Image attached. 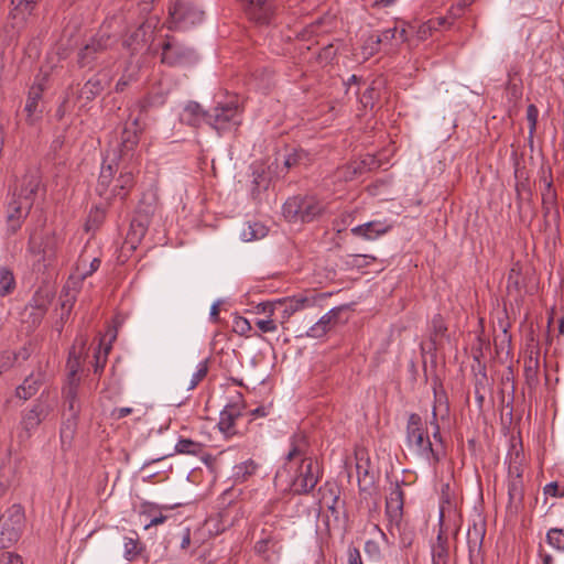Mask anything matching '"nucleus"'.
Segmentation results:
<instances>
[{
	"mask_svg": "<svg viewBox=\"0 0 564 564\" xmlns=\"http://www.w3.org/2000/svg\"><path fill=\"white\" fill-rule=\"evenodd\" d=\"M406 442L414 445L416 453L437 464L442 458V453L437 448H433L432 442L425 429H423L422 417L417 413H411L406 423Z\"/></svg>",
	"mask_w": 564,
	"mask_h": 564,
	"instance_id": "nucleus-1",
	"label": "nucleus"
},
{
	"mask_svg": "<svg viewBox=\"0 0 564 564\" xmlns=\"http://www.w3.org/2000/svg\"><path fill=\"white\" fill-rule=\"evenodd\" d=\"M324 205L315 196H293L283 205V216L288 221L311 223L324 212Z\"/></svg>",
	"mask_w": 564,
	"mask_h": 564,
	"instance_id": "nucleus-2",
	"label": "nucleus"
},
{
	"mask_svg": "<svg viewBox=\"0 0 564 564\" xmlns=\"http://www.w3.org/2000/svg\"><path fill=\"white\" fill-rule=\"evenodd\" d=\"M25 523L24 509L21 505H12L0 517V549H7L15 543Z\"/></svg>",
	"mask_w": 564,
	"mask_h": 564,
	"instance_id": "nucleus-3",
	"label": "nucleus"
},
{
	"mask_svg": "<svg viewBox=\"0 0 564 564\" xmlns=\"http://www.w3.org/2000/svg\"><path fill=\"white\" fill-rule=\"evenodd\" d=\"M161 48V62L171 67L193 65L198 59V55L193 48L185 46L174 36L167 35Z\"/></svg>",
	"mask_w": 564,
	"mask_h": 564,
	"instance_id": "nucleus-4",
	"label": "nucleus"
},
{
	"mask_svg": "<svg viewBox=\"0 0 564 564\" xmlns=\"http://www.w3.org/2000/svg\"><path fill=\"white\" fill-rule=\"evenodd\" d=\"M110 36L98 34L88 40V42L77 53V64L80 68L93 69L107 53L109 48Z\"/></svg>",
	"mask_w": 564,
	"mask_h": 564,
	"instance_id": "nucleus-5",
	"label": "nucleus"
},
{
	"mask_svg": "<svg viewBox=\"0 0 564 564\" xmlns=\"http://www.w3.org/2000/svg\"><path fill=\"white\" fill-rule=\"evenodd\" d=\"M240 122L237 102L230 101L219 104L209 111L208 126L215 129L218 133L230 129L232 126H239Z\"/></svg>",
	"mask_w": 564,
	"mask_h": 564,
	"instance_id": "nucleus-6",
	"label": "nucleus"
},
{
	"mask_svg": "<svg viewBox=\"0 0 564 564\" xmlns=\"http://www.w3.org/2000/svg\"><path fill=\"white\" fill-rule=\"evenodd\" d=\"M152 214L153 210H151L150 206H139L137 208L124 241V246L130 250H135L144 238L151 224Z\"/></svg>",
	"mask_w": 564,
	"mask_h": 564,
	"instance_id": "nucleus-7",
	"label": "nucleus"
},
{
	"mask_svg": "<svg viewBox=\"0 0 564 564\" xmlns=\"http://www.w3.org/2000/svg\"><path fill=\"white\" fill-rule=\"evenodd\" d=\"M540 181L544 183V187L541 192L544 221L547 224L549 219H552L555 224H560L561 213L557 200V192L553 185L552 170L549 169V175H545L543 172Z\"/></svg>",
	"mask_w": 564,
	"mask_h": 564,
	"instance_id": "nucleus-8",
	"label": "nucleus"
},
{
	"mask_svg": "<svg viewBox=\"0 0 564 564\" xmlns=\"http://www.w3.org/2000/svg\"><path fill=\"white\" fill-rule=\"evenodd\" d=\"M169 13L172 21L183 28L196 25L204 19V11L185 0H174L169 8Z\"/></svg>",
	"mask_w": 564,
	"mask_h": 564,
	"instance_id": "nucleus-9",
	"label": "nucleus"
},
{
	"mask_svg": "<svg viewBox=\"0 0 564 564\" xmlns=\"http://www.w3.org/2000/svg\"><path fill=\"white\" fill-rule=\"evenodd\" d=\"M319 468L312 458H303L299 468V475L293 481L295 495H307L317 485Z\"/></svg>",
	"mask_w": 564,
	"mask_h": 564,
	"instance_id": "nucleus-10",
	"label": "nucleus"
},
{
	"mask_svg": "<svg viewBox=\"0 0 564 564\" xmlns=\"http://www.w3.org/2000/svg\"><path fill=\"white\" fill-rule=\"evenodd\" d=\"M77 388L78 383L70 381L66 388L63 389L64 406L67 409V417L63 422L61 429V436L64 437L72 435L77 426V420L79 415V404L77 401ZM66 415V413H64Z\"/></svg>",
	"mask_w": 564,
	"mask_h": 564,
	"instance_id": "nucleus-11",
	"label": "nucleus"
},
{
	"mask_svg": "<svg viewBox=\"0 0 564 564\" xmlns=\"http://www.w3.org/2000/svg\"><path fill=\"white\" fill-rule=\"evenodd\" d=\"M51 299L48 293L36 292L22 312V322L28 324L31 329L36 328L48 311Z\"/></svg>",
	"mask_w": 564,
	"mask_h": 564,
	"instance_id": "nucleus-12",
	"label": "nucleus"
},
{
	"mask_svg": "<svg viewBox=\"0 0 564 564\" xmlns=\"http://www.w3.org/2000/svg\"><path fill=\"white\" fill-rule=\"evenodd\" d=\"M403 506H404V492L401 489L399 482H395L393 487H391L389 496L386 499V514L390 522V533H392V528L400 530V524L403 518Z\"/></svg>",
	"mask_w": 564,
	"mask_h": 564,
	"instance_id": "nucleus-13",
	"label": "nucleus"
},
{
	"mask_svg": "<svg viewBox=\"0 0 564 564\" xmlns=\"http://www.w3.org/2000/svg\"><path fill=\"white\" fill-rule=\"evenodd\" d=\"M28 204L29 203L24 205L22 202L9 195L6 205V225L8 234L14 235L22 227L32 209Z\"/></svg>",
	"mask_w": 564,
	"mask_h": 564,
	"instance_id": "nucleus-14",
	"label": "nucleus"
},
{
	"mask_svg": "<svg viewBox=\"0 0 564 564\" xmlns=\"http://www.w3.org/2000/svg\"><path fill=\"white\" fill-rule=\"evenodd\" d=\"M250 20L269 24L274 14L273 0H238Z\"/></svg>",
	"mask_w": 564,
	"mask_h": 564,
	"instance_id": "nucleus-15",
	"label": "nucleus"
},
{
	"mask_svg": "<svg viewBox=\"0 0 564 564\" xmlns=\"http://www.w3.org/2000/svg\"><path fill=\"white\" fill-rule=\"evenodd\" d=\"M42 185L41 176L36 172L28 173L23 176L21 185L15 188L10 196L17 200L22 202L24 205L29 203L32 208L35 202L36 194Z\"/></svg>",
	"mask_w": 564,
	"mask_h": 564,
	"instance_id": "nucleus-16",
	"label": "nucleus"
},
{
	"mask_svg": "<svg viewBox=\"0 0 564 564\" xmlns=\"http://www.w3.org/2000/svg\"><path fill=\"white\" fill-rule=\"evenodd\" d=\"M118 171L119 164L116 155L110 162H108V159L104 161L96 186V192L100 197L110 200L112 183Z\"/></svg>",
	"mask_w": 564,
	"mask_h": 564,
	"instance_id": "nucleus-17",
	"label": "nucleus"
},
{
	"mask_svg": "<svg viewBox=\"0 0 564 564\" xmlns=\"http://www.w3.org/2000/svg\"><path fill=\"white\" fill-rule=\"evenodd\" d=\"M110 79L107 74L98 73L89 78L78 90L77 99L84 100L85 105L93 101L99 96L108 86Z\"/></svg>",
	"mask_w": 564,
	"mask_h": 564,
	"instance_id": "nucleus-18",
	"label": "nucleus"
},
{
	"mask_svg": "<svg viewBox=\"0 0 564 564\" xmlns=\"http://www.w3.org/2000/svg\"><path fill=\"white\" fill-rule=\"evenodd\" d=\"M315 303L314 297L294 295L278 301L279 310L281 313V324H284L295 312L311 307Z\"/></svg>",
	"mask_w": 564,
	"mask_h": 564,
	"instance_id": "nucleus-19",
	"label": "nucleus"
},
{
	"mask_svg": "<svg viewBox=\"0 0 564 564\" xmlns=\"http://www.w3.org/2000/svg\"><path fill=\"white\" fill-rule=\"evenodd\" d=\"M209 111L205 110L200 104L189 100L180 113V122L192 128H199L202 122L208 124Z\"/></svg>",
	"mask_w": 564,
	"mask_h": 564,
	"instance_id": "nucleus-20",
	"label": "nucleus"
},
{
	"mask_svg": "<svg viewBox=\"0 0 564 564\" xmlns=\"http://www.w3.org/2000/svg\"><path fill=\"white\" fill-rule=\"evenodd\" d=\"M50 411L51 408L46 402L37 400L33 406L23 415L21 424L23 430L28 433V436L42 423L43 420L46 419V416L50 414Z\"/></svg>",
	"mask_w": 564,
	"mask_h": 564,
	"instance_id": "nucleus-21",
	"label": "nucleus"
},
{
	"mask_svg": "<svg viewBox=\"0 0 564 564\" xmlns=\"http://www.w3.org/2000/svg\"><path fill=\"white\" fill-rule=\"evenodd\" d=\"M19 481V465L15 459L7 456L0 463V496L15 486Z\"/></svg>",
	"mask_w": 564,
	"mask_h": 564,
	"instance_id": "nucleus-22",
	"label": "nucleus"
},
{
	"mask_svg": "<svg viewBox=\"0 0 564 564\" xmlns=\"http://www.w3.org/2000/svg\"><path fill=\"white\" fill-rule=\"evenodd\" d=\"M481 350L479 349L478 355H474V360L477 366H473L474 378H475V398L478 408L481 409L485 402V391L489 384L487 377L486 365L480 361Z\"/></svg>",
	"mask_w": 564,
	"mask_h": 564,
	"instance_id": "nucleus-23",
	"label": "nucleus"
},
{
	"mask_svg": "<svg viewBox=\"0 0 564 564\" xmlns=\"http://www.w3.org/2000/svg\"><path fill=\"white\" fill-rule=\"evenodd\" d=\"M443 513H441V519ZM432 564H449V540L446 532L441 527L435 542L431 546Z\"/></svg>",
	"mask_w": 564,
	"mask_h": 564,
	"instance_id": "nucleus-24",
	"label": "nucleus"
},
{
	"mask_svg": "<svg viewBox=\"0 0 564 564\" xmlns=\"http://www.w3.org/2000/svg\"><path fill=\"white\" fill-rule=\"evenodd\" d=\"M240 416L241 409L239 404H227L225 409L220 412V417L218 422L219 431L227 437L236 435L237 431L235 430V422Z\"/></svg>",
	"mask_w": 564,
	"mask_h": 564,
	"instance_id": "nucleus-25",
	"label": "nucleus"
},
{
	"mask_svg": "<svg viewBox=\"0 0 564 564\" xmlns=\"http://www.w3.org/2000/svg\"><path fill=\"white\" fill-rule=\"evenodd\" d=\"M42 95L43 88L40 85L32 86L29 90L24 106V111L26 112V121L29 124H34L39 119H41L43 109L40 106V100L42 99Z\"/></svg>",
	"mask_w": 564,
	"mask_h": 564,
	"instance_id": "nucleus-26",
	"label": "nucleus"
},
{
	"mask_svg": "<svg viewBox=\"0 0 564 564\" xmlns=\"http://www.w3.org/2000/svg\"><path fill=\"white\" fill-rule=\"evenodd\" d=\"M80 282L77 280H73L72 278L68 279L66 284L63 286L59 295L61 301V308L63 311L61 315V319L68 318L72 308L76 302L77 294H78V286Z\"/></svg>",
	"mask_w": 564,
	"mask_h": 564,
	"instance_id": "nucleus-27",
	"label": "nucleus"
},
{
	"mask_svg": "<svg viewBox=\"0 0 564 564\" xmlns=\"http://www.w3.org/2000/svg\"><path fill=\"white\" fill-rule=\"evenodd\" d=\"M135 184L134 175L131 171L122 169L115 181L112 183L110 200L112 198L119 197L120 199H124L129 192L133 188Z\"/></svg>",
	"mask_w": 564,
	"mask_h": 564,
	"instance_id": "nucleus-28",
	"label": "nucleus"
},
{
	"mask_svg": "<svg viewBox=\"0 0 564 564\" xmlns=\"http://www.w3.org/2000/svg\"><path fill=\"white\" fill-rule=\"evenodd\" d=\"M391 229L390 225H384L379 220H372L351 228V234L366 240H373Z\"/></svg>",
	"mask_w": 564,
	"mask_h": 564,
	"instance_id": "nucleus-29",
	"label": "nucleus"
},
{
	"mask_svg": "<svg viewBox=\"0 0 564 564\" xmlns=\"http://www.w3.org/2000/svg\"><path fill=\"white\" fill-rule=\"evenodd\" d=\"M514 176L517 178L516 183V193H517V205L521 208V205L524 200H532V189L530 187L528 176H524V171L520 169H516Z\"/></svg>",
	"mask_w": 564,
	"mask_h": 564,
	"instance_id": "nucleus-30",
	"label": "nucleus"
},
{
	"mask_svg": "<svg viewBox=\"0 0 564 564\" xmlns=\"http://www.w3.org/2000/svg\"><path fill=\"white\" fill-rule=\"evenodd\" d=\"M41 386H42L41 375H37L35 377L33 373H31L30 376H28L24 379V381L20 386L17 387L15 395L19 399L26 401L39 391Z\"/></svg>",
	"mask_w": 564,
	"mask_h": 564,
	"instance_id": "nucleus-31",
	"label": "nucleus"
},
{
	"mask_svg": "<svg viewBox=\"0 0 564 564\" xmlns=\"http://www.w3.org/2000/svg\"><path fill=\"white\" fill-rule=\"evenodd\" d=\"M377 165L373 156L367 155L359 162L349 163L343 169V174L346 180H352L355 176L362 174L366 171L372 170Z\"/></svg>",
	"mask_w": 564,
	"mask_h": 564,
	"instance_id": "nucleus-32",
	"label": "nucleus"
},
{
	"mask_svg": "<svg viewBox=\"0 0 564 564\" xmlns=\"http://www.w3.org/2000/svg\"><path fill=\"white\" fill-rule=\"evenodd\" d=\"M124 558L129 562L137 560L138 556L144 551V545L140 541L137 532H131V535L123 539Z\"/></svg>",
	"mask_w": 564,
	"mask_h": 564,
	"instance_id": "nucleus-33",
	"label": "nucleus"
},
{
	"mask_svg": "<svg viewBox=\"0 0 564 564\" xmlns=\"http://www.w3.org/2000/svg\"><path fill=\"white\" fill-rule=\"evenodd\" d=\"M486 530L484 525H478L474 523L471 528L468 529L467 532V544H468V553L470 560L474 556L476 551H480L484 542Z\"/></svg>",
	"mask_w": 564,
	"mask_h": 564,
	"instance_id": "nucleus-34",
	"label": "nucleus"
},
{
	"mask_svg": "<svg viewBox=\"0 0 564 564\" xmlns=\"http://www.w3.org/2000/svg\"><path fill=\"white\" fill-rule=\"evenodd\" d=\"M310 164V154L303 149H292V151L284 156L283 161V165L288 171L299 166H307Z\"/></svg>",
	"mask_w": 564,
	"mask_h": 564,
	"instance_id": "nucleus-35",
	"label": "nucleus"
},
{
	"mask_svg": "<svg viewBox=\"0 0 564 564\" xmlns=\"http://www.w3.org/2000/svg\"><path fill=\"white\" fill-rule=\"evenodd\" d=\"M52 238L48 236L36 237L31 235L28 243V250L34 256H42L44 259L48 251H53L51 247Z\"/></svg>",
	"mask_w": 564,
	"mask_h": 564,
	"instance_id": "nucleus-36",
	"label": "nucleus"
},
{
	"mask_svg": "<svg viewBox=\"0 0 564 564\" xmlns=\"http://www.w3.org/2000/svg\"><path fill=\"white\" fill-rule=\"evenodd\" d=\"M509 503L518 507L523 500V481L521 474L517 471L516 476H511L508 485Z\"/></svg>",
	"mask_w": 564,
	"mask_h": 564,
	"instance_id": "nucleus-37",
	"label": "nucleus"
},
{
	"mask_svg": "<svg viewBox=\"0 0 564 564\" xmlns=\"http://www.w3.org/2000/svg\"><path fill=\"white\" fill-rule=\"evenodd\" d=\"M138 120L131 122L130 127H124L121 132V152H129L139 142V135L137 131Z\"/></svg>",
	"mask_w": 564,
	"mask_h": 564,
	"instance_id": "nucleus-38",
	"label": "nucleus"
},
{
	"mask_svg": "<svg viewBox=\"0 0 564 564\" xmlns=\"http://www.w3.org/2000/svg\"><path fill=\"white\" fill-rule=\"evenodd\" d=\"M523 284V278L521 272V265L519 262L514 263L510 269L507 278V290L509 294L516 293L520 295Z\"/></svg>",
	"mask_w": 564,
	"mask_h": 564,
	"instance_id": "nucleus-39",
	"label": "nucleus"
},
{
	"mask_svg": "<svg viewBox=\"0 0 564 564\" xmlns=\"http://www.w3.org/2000/svg\"><path fill=\"white\" fill-rule=\"evenodd\" d=\"M539 358L530 355L524 360V378L530 389L536 388L539 384Z\"/></svg>",
	"mask_w": 564,
	"mask_h": 564,
	"instance_id": "nucleus-40",
	"label": "nucleus"
},
{
	"mask_svg": "<svg viewBox=\"0 0 564 564\" xmlns=\"http://www.w3.org/2000/svg\"><path fill=\"white\" fill-rule=\"evenodd\" d=\"M447 336V326L441 314H436L432 319L431 345L432 349H436L441 339Z\"/></svg>",
	"mask_w": 564,
	"mask_h": 564,
	"instance_id": "nucleus-41",
	"label": "nucleus"
},
{
	"mask_svg": "<svg viewBox=\"0 0 564 564\" xmlns=\"http://www.w3.org/2000/svg\"><path fill=\"white\" fill-rule=\"evenodd\" d=\"M41 0H11V3L14 6L11 14L15 19L21 17L22 20H25L26 17L31 15L35 7Z\"/></svg>",
	"mask_w": 564,
	"mask_h": 564,
	"instance_id": "nucleus-42",
	"label": "nucleus"
},
{
	"mask_svg": "<svg viewBox=\"0 0 564 564\" xmlns=\"http://www.w3.org/2000/svg\"><path fill=\"white\" fill-rule=\"evenodd\" d=\"M333 327L332 315L325 314L307 330L306 334L313 338H321Z\"/></svg>",
	"mask_w": 564,
	"mask_h": 564,
	"instance_id": "nucleus-43",
	"label": "nucleus"
},
{
	"mask_svg": "<svg viewBox=\"0 0 564 564\" xmlns=\"http://www.w3.org/2000/svg\"><path fill=\"white\" fill-rule=\"evenodd\" d=\"M202 449L203 444L191 438H181L175 445V451L178 454L198 455Z\"/></svg>",
	"mask_w": 564,
	"mask_h": 564,
	"instance_id": "nucleus-44",
	"label": "nucleus"
},
{
	"mask_svg": "<svg viewBox=\"0 0 564 564\" xmlns=\"http://www.w3.org/2000/svg\"><path fill=\"white\" fill-rule=\"evenodd\" d=\"M257 464L249 459L234 467V477L237 481H245L247 478L254 474Z\"/></svg>",
	"mask_w": 564,
	"mask_h": 564,
	"instance_id": "nucleus-45",
	"label": "nucleus"
},
{
	"mask_svg": "<svg viewBox=\"0 0 564 564\" xmlns=\"http://www.w3.org/2000/svg\"><path fill=\"white\" fill-rule=\"evenodd\" d=\"M15 286L13 273L6 269L0 268V295L4 296L10 294Z\"/></svg>",
	"mask_w": 564,
	"mask_h": 564,
	"instance_id": "nucleus-46",
	"label": "nucleus"
},
{
	"mask_svg": "<svg viewBox=\"0 0 564 564\" xmlns=\"http://www.w3.org/2000/svg\"><path fill=\"white\" fill-rule=\"evenodd\" d=\"M165 97L162 94H149L139 101L141 112H148L151 108L164 105Z\"/></svg>",
	"mask_w": 564,
	"mask_h": 564,
	"instance_id": "nucleus-47",
	"label": "nucleus"
},
{
	"mask_svg": "<svg viewBox=\"0 0 564 564\" xmlns=\"http://www.w3.org/2000/svg\"><path fill=\"white\" fill-rule=\"evenodd\" d=\"M66 367L68 369L69 382L73 381V383H78V378H76V376L80 370V357L76 354L75 348L69 351Z\"/></svg>",
	"mask_w": 564,
	"mask_h": 564,
	"instance_id": "nucleus-48",
	"label": "nucleus"
},
{
	"mask_svg": "<svg viewBox=\"0 0 564 564\" xmlns=\"http://www.w3.org/2000/svg\"><path fill=\"white\" fill-rule=\"evenodd\" d=\"M546 542L557 550H564V531L553 528L546 533Z\"/></svg>",
	"mask_w": 564,
	"mask_h": 564,
	"instance_id": "nucleus-49",
	"label": "nucleus"
},
{
	"mask_svg": "<svg viewBox=\"0 0 564 564\" xmlns=\"http://www.w3.org/2000/svg\"><path fill=\"white\" fill-rule=\"evenodd\" d=\"M104 219H105L104 210H101L99 208H95L94 210H90L87 221L85 224L86 231L97 229L101 225Z\"/></svg>",
	"mask_w": 564,
	"mask_h": 564,
	"instance_id": "nucleus-50",
	"label": "nucleus"
},
{
	"mask_svg": "<svg viewBox=\"0 0 564 564\" xmlns=\"http://www.w3.org/2000/svg\"><path fill=\"white\" fill-rule=\"evenodd\" d=\"M539 110L535 105L530 104L527 108V120L529 122V134L532 138L538 124Z\"/></svg>",
	"mask_w": 564,
	"mask_h": 564,
	"instance_id": "nucleus-51",
	"label": "nucleus"
},
{
	"mask_svg": "<svg viewBox=\"0 0 564 564\" xmlns=\"http://www.w3.org/2000/svg\"><path fill=\"white\" fill-rule=\"evenodd\" d=\"M265 235L264 227L258 226V224H254L253 226L249 225L247 230L245 229L241 234L242 238L246 241H251L253 239H258L260 237H263Z\"/></svg>",
	"mask_w": 564,
	"mask_h": 564,
	"instance_id": "nucleus-52",
	"label": "nucleus"
},
{
	"mask_svg": "<svg viewBox=\"0 0 564 564\" xmlns=\"http://www.w3.org/2000/svg\"><path fill=\"white\" fill-rule=\"evenodd\" d=\"M349 258L350 260L347 263L357 268L367 267L376 260V257L370 254H351Z\"/></svg>",
	"mask_w": 564,
	"mask_h": 564,
	"instance_id": "nucleus-53",
	"label": "nucleus"
},
{
	"mask_svg": "<svg viewBox=\"0 0 564 564\" xmlns=\"http://www.w3.org/2000/svg\"><path fill=\"white\" fill-rule=\"evenodd\" d=\"M14 366L13 352L10 350L0 351V376Z\"/></svg>",
	"mask_w": 564,
	"mask_h": 564,
	"instance_id": "nucleus-54",
	"label": "nucleus"
},
{
	"mask_svg": "<svg viewBox=\"0 0 564 564\" xmlns=\"http://www.w3.org/2000/svg\"><path fill=\"white\" fill-rule=\"evenodd\" d=\"M208 366L207 360L199 364L198 370L193 375V378L188 384V389L192 390L198 386V383L207 376Z\"/></svg>",
	"mask_w": 564,
	"mask_h": 564,
	"instance_id": "nucleus-55",
	"label": "nucleus"
},
{
	"mask_svg": "<svg viewBox=\"0 0 564 564\" xmlns=\"http://www.w3.org/2000/svg\"><path fill=\"white\" fill-rule=\"evenodd\" d=\"M336 55L337 48L335 47V45L328 44L321 50L318 54V59L319 62L330 63L336 57Z\"/></svg>",
	"mask_w": 564,
	"mask_h": 564,
	"instance_id": "nucleus-56",
	"label": "nucleus"
},
{
	"mask_svg": "<svg viewBox=\"0 0 564 564\" xmlns=\"http://www.w3.org/2000/svg\"><path fill=\"white\" fill-rule=\"evenodd\" d=\"M133 82H137V76L133 73L123 74L116 84V93H122Z\"/></svg>",
	"mask_w": 564,
	"mask_h": 564,
	"instance_id": "nucleus-57",
	"label": "nucleus"
},
{
	"mask_svg": "<svg viewBox=\"0 0 564 564\" xmlns=\"http://www.w3.org/2000/svg\"><path fill=\"white\" fill-rule=\"evenodd\" d=\"M14 357V365H20L21 362L28 360L32 354L31 345H24L18 351H12Z\"/></svg>",
	"mask_w": 564,
	"mask_h": 564,
	"instance_id": "nucleus-58",
	"label": "nucleus"
},
{
	"mask_svg": "<svg viewBox=\"0 0 564 564\" xmlns=\"http://www.w3.org/2000/svg\"><path fill=\"white\" fill-rule=\"evenodd\" d=\"M365 552L368 556L375 560H379L381 556V550L376 541L369 540L365 543Z\"/></svg>",
	"mask_w": 564,
	"mask_h": 564,
	"instance_id": "nucleus-59",
	"label": "nucleus"
},
{
	"mask_svg": "<svg viewBox=\"0 0 564 564\" xmlns=\"http://www.w3.org/2000/svg\"><path fill=\"white\" fill-rule=\"evenodd\" d=\"M0 564H23L22 557L13 552H3L0 554Z\"/></svg>",
	"mask_w": 564,
	"mask_h": 564,
	"instance_id": "nucleus-60",
	"label": "nucleus"
},
{
	"mask_svg": "<svg viewBox=\"0 0 564 564\" xmlns=\"http://www.w3.org/2000/svg\"><path fill=\"white\" fill-rule=\"evenodd\" d=\"M433 31H435V30H434V28H432V23H431V21L429 20V21H426V22L422 23V24L419 26V29H417V31H416V35H417V37H419L420 40H426L429 36H431V35H432Z\"/></svg>",
	"mask_w": 564,
	"mask_h": 564,
	"instance_id": "nucleus-61",
	"label": "nucleus"
},
{
	"mask_svg": "<svg viewBox=\"0 0 564 564\" xmlns=\"http://www.w3.org/2000/svg\"><path fill=\"white\" fill-rule=\"evenodd\" d=\"M257 326L263 333L276 330V324L273 319H260L257 322Z\"/></svg>",
	"mask_w": 564,
	"mask_h": 564,
	"instance_id": "nucleus-62",
	"label": "nucleus"
},
{
	"mask_svg": "<svg viewBox=\"0 0 564 564\" xmlns=\"http://www.w3.org/2000/svg\"><path fill=\"white\" fill-rule=\"evenodd\" d=\"M544 495L552 497H564V490L560 491L557 482H550L544 487Z\"/></svg>",
	"mask_w": 564,
	"mask_h": 564,
	"instance_id": "nucleus-63",
	"label": "nucleus"
},
{
	"mask_svg": "<svg viewBox=\"0 0 564 564\" xmlns=\"http://www.w3.org/2000/svg\"><path fill=\"white\" fill-rule=\"evenodd\" d=\"M348 564H362L360 551L358 547L350 546L348 549Z\"/></svg>",
	"mask_w": 564,
	"mask_h": 564,
	"instance_id": "nucleus-64",
	"label": "nucleus"
}]
</instances>
